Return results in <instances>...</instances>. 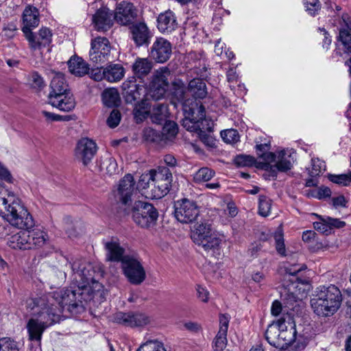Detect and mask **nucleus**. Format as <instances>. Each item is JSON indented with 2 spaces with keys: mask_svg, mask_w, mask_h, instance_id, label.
Returning <instances> with one entry per match:
<instances>
[{
  "mask_svg": "<svg viewBox=\"0 0 351 351\" xmlns=\"http://www.w3.org/2000/svg\"><path fill=\"white\" fill-rule=\"evenodd\" d=\"M73 275V286L49 293L39 298H29L26 301V308L32 317L50 299L54 300L62 308L66 307L73 315L83 313L84 302L95 298L104 296L103 285L93 279L94 269L92 265L84 259L77 258L71 265Z\"/></svg>",
  "mask_w": 351,
  "mask_h": 351,
  "instance_id": "nucleus-1",
  "label": "nucleus"
},
{
  "mask_svg": "<svg viewBox=\"0 0 351 351\" xmlns=\"http://www.w3.org/2000/svg\"><path fill=\"white\" fill-rule=\"evenodd\" d=\"M0 214L12 226L16 228H29L34 226V221L27 211L21 204L20 199L13 193H8L0 186ZM10 228L9 225L0 226V236H3V230Z\"/></svg>",
  "mask_w": 351,
  "mask_h": 351,
  "instance_id": "nucleus-2",
  "label": "nucleus"
},
{
  "mask_svg": "<svg viewBox=\"0 0 351 351\" xmlns=\"http://www.w3.org/2000/svg\"><path fill=\"white\" fill-rule=\"evenodd\" d=\"M184 118L182 121V126L188 131L197 134L201 141L205 145L213 147L215 144L214 138L208 134L211 132L213 122L206 117L204 106L200 104H192L188 108H184Z\"/></svg>",
  "mask_w": 351,
  "mask_h": 351,
  "instance_id": "nucleus-3",
  "label": "nucleus"
},
{
  "mask_svg": "<svg viewBox=\"0 0 351 351\" xmlns=\"http://www.w3.org/2000/svg\"><path fill=\"white\" fill-rule=\"evenodd\" d=\"M342 295L335 285L323 286L318 288L311 304L314 313L318 316L327 317L333 315L340 307Z\"/></svg>",
  "mask_w": 351,
  "mask_h": 351,
  "instance_id": "nucleus-4",
  "label": "nucleus"
},
{
  "mask_svg": "<svg viewBox=\"0 0 351 351\" xmlns=\"http://www.w3.org/2000/svg\"><path fill=\"white\" fill-rule=\"evenodd\" d=\"M50 89L48 96L49 104L64 112L74 109L75 101L69 89L63 73H55L50 84Z\"/></svg>",
  "mask_w": 351,
  "mask_h": 351,
  "instance_id": "nucleus-5",
  "label": "nucleus"
},
{
  "mask_svg": "<svg viewBox=\"0 0 351 351\" xmlns=\"http://www.w3.org/2000/svg\"><path fill=\"white\" fill-rule=\"evenodd\" d=\"M29 228H19L21 230L12 234L8 241L12 249L29 250L42 247L46 242L47 234L40 230H30Z\"/></svg>",
  "mask_w": 351,
  "mask_h": 351,
  "instance_id": "nucleus-6",
  "label": "nucleus"
},
{
  "mask_svg": "<svg viewBox=\"0 0 351 351\" xmlns=\"http://www.w3.org/2000/svg\"><path fill=\"white\" fill-rule=\"evenodd\" d=\"M191 239L196 245L207 252L217 249L221 241L208 223L195 224L191 232Z\"/></svg>",
  "mask_w": 351,
  "mask_h": 351,
  "instance_id": "nucleus-7",
  "label": "nucleus"
},
{
  "mask_svg": "<svg viewBox=\"0 0 351 351\" xmlns=\"http://www.w3.org/2000/svg\"><path fill=\"white\" fill-rule=\"evenodd\" d=\"M134 221L142 228L154 226L158 217L157 209L148 202L137 201L132 210Z\"/></svg>",
  "mask_w": 351,
  "mask_h": 351,
  "instance_id": "nucleus-8",
  "label": "nucleus"
},
{
  "mask_svg": "<svg viewBox=\"0 0 351 351\" xmlns=\"http://www.w3.org/2000/svg\"><path fill=\"white\" fill-rule=\"evenodd\" d=\"M153 177L154 184L150 197L152 199H160L170 191L173 181L172 173L166 167H158L153 169Z\"/></svg>",
  "mask_w": 351,
  "mask_h": 351,
  "instance_id": "nucleus-9",
  "label": "nucleus"
},
{
  "mask_svg": "<svg viewBox=\"0 0 351 351\" xmlns=\"http://www.w3.org/2000/svg\"><path fill=\"white\" fill-rule=\"evenodd\" d=\"M306 269V267L304 265L298 264L285 267V280H287L291 281V285H287L286 287H285L284 292H282L281 293V297L288 307H289V306H293V304L297 302L298 299L293 292L291 291V287H293V288H295L294 284L295 282L304 284L303 280L300 276V274Z\"/></svg>",
  "mask_w": 351,
  "mask_h": 351,
  "instance_id": "nucleus-10",
  "label": "nucleus"
},
{
  "mask_svg": "<svg viewBox=\"0 0 351 351\" xmlns=\"http://www.w3.org/2000/svg\"><path fill=\"white\" fill-rule=\"evenodd\" d=\"M89 57L91 62L102 65L114 60L111 45L106 37H97L91 40Z\"/></svg>",
  "mask_w": 351,
  "mask_h": 351,
  "instance_id": "nucleus-11",
  "label": "nucleus"
},
{
  "mask_svg": "<svg viewBox=\"0 0 351 351\" xmlns=\"http://www.w3.org/2000/svg\"><path fill=\"white\" fill-rule=\"evenodd\" d=\"M289 157L290 156L286 157L285 150H281L276 154L267 152L265 154V160L268 162L264 163L262 168L269 172L268 176L276 178L278 171L286 172L292 168Z\"/></svg>",
  "mask_w": 351,
  "mask_h": 351,
  "instance_id": "nucleus-12",
  "label": "nucleus"
},
{
  "mask_svg": "<svg viewBox=\"0 0 351 351\" xmlns=\"http://www.w3.org/2000/svg\"><path fill=\"white\" fill-rule=\"evenodd\" d=\"M171 75L169 69L162 66L157 69L152 76L149 84V95L154 100L162 99L169 87L168 77Z\"/></svg>",
  "mask_w": 351,
  "mask_h": 351,
  "instance_id": "nucleus-13",
  "label": "nucleus"
},
{
  "mask_svg": "<svg viewBox=\"0 0 351 351\" xmlns=\"http://www.w3.org/2000/svg\"><path fill=\"white\" fill-rule=\"evenodd\" d=\"M121 267L124 275L132 285H141L146 278L145 270L142 264L132 256L127 255L125 257Z\"/></svg>",
  "mask_w": 351,
  "mask_h": 351,
  "instance_id": "nucleus-14",
  "label": "nucleus"
},
{
  "mask_svg": "<svg viewBox=\"0 0 351 351\" xmlns=\"http://www.w3.org/2000/svg\"><path fill=\"white\" fill-rule=\"evenodd\" d=\"M43 306V308L37 311L35 313V316L32 317L47 328L59 321L60 313L64 311H68L66 307L62 308L60 304L51 299Z\"/></svg>",
  "mask_w": 351,
  "mask_h": 351,
  "instance_id": "nucleus-15",
  "label": "nucleus"
},
{
  "mask_svg": "<svg viewBox=\"0 0 351 351\" xmlns=\"http://www.w3.org/2000/svg\"><path fill=\"white\" fill-rule=\"evenodd\" d=\"M199 214V208L193 200L182 199L175 204V217L183 223H191Z\"/></svg>",
  "mask_w": 351,
  "mask_h": 351,
  "instance_id": "nucleus-16",
  "label": "nucleus"
},
{
  "mask_svg": "<svg viewBox=\"0 0 351 351\" xmlns=\"http://www.w3.org/2000/svg\"><path fill=\"white\" fill-rule=\"evenodd\" d=\"M137 17V10L134 4L128 1H122L117 3L114 19L119 25L126 26L134 23Z\"/></svg>",
  "mask_w": 351,
  "mask_h": 351,
  "instance_id": "nucleus-17",
  "label": "nucleus"
},
{
  "mask_svg": "<svg viewBox=\"0 0 351 351\" xmlns=\"http://www.w3.org/2000/svg\"><path fill=\"white\" fill-rule=\"evenodd\" d=\"M131 39L138 47L148 46L153 34L144 21L134 22L129 26Z\"/></svg>",
  "mask_w": 351,
  "mask_h": 351,
  "instance_id": "nucleus-18",
  "label": "nucleus"
},
{
  "mask_svg": "<svg viewBox=\"0 0 351 351\" xmlns=\"http://www.w3.org/2000/svg\"><path fill=\"white\" fill-rule=\"evenodd\" d=\"M114 322L129 327H143L150 322L149 317L143 313L118 312L113 316Z\"/></svg>",
  "mask_w": 351,
  "mask_h": 351,
  "instance_id": "nucleus-19",
  "label": "nucleus"
},
{
  "mask_svg": "<svg viewBox=\"0 0 351 351\" xmlns=\"http://www.w3.org/2000/svg\"><path fill=\"white\" fill-rule=\"evenodd\" d=\"M171 44L167 39L160 37L154 42L150 49V57L156 62L164 63L171 57Z\"/></svg>",
  "mask_w": 351,
  "mask_h": 351,
  "instance_id": "nucleus-20",
  "label": "nucleus"
},
{
  "mask_svg": "<svg viewBox=\"0 0 351 351\" xmlns=\"http://www.w3.org/2000/svg\"><path fill=\"white\" fill-rule=\"evenodd\" d=\"M96 152V143L88 138H81L77 142L75 149L76 158L85 166L90 163Z\"/></svg>",
  "mask_w": 351,
  "mask_h": 351,
  "instance_id": "nucleus-21",
  "label": "nucleus"
},
{
  "mask_svg": "<svg viewBox=\"0 0 351 351\" xmlns=\"http://www.w3.org/2000/svg\"><path fill=\"white\" fill-rule=\"evenodd\" d=\"M23 34L28 40L30 47L34 49H39L48 46L51 42V33L49 29L42 27L37 35H35L32 30L27 27L23 29Z\"/></svg>",
  "mask_w": 351,
  "mask_h": 351,
  "instance_id": "nucleus-22",
  "label": "nucleus"
},
{
  "mask_svg": "<svg viewBox=\"0 0 351 351\" xmlns=\"http://www.w3.org/2000/svg\"><path fill=\"white\" fill-rule=\"evenodd\" d=\"M92 20L97 31L106 32L113 25L114 12L107 8H100L93 16Z\"/></svg>",
  "mask_w": 351,
  "mask_h": 351,
  "instance_id": "nucleus-23",
  "label": "nucleus"
},
{
  "mask_svg": "<svg viewBox=\"0 0 351 351\" xmlns=\"http://www.w3.org/2000/svg\"><path fill=\"white\" fill-rule=\"evenodd\" d=\"M135 182L131 174L125 175L120 181L117 189V195L123 204L131 202L135 188Z\"/></svg>",
  "mask_w": 351,
  "mask_h": 351,
  "instance_id": "nucleus-24",
  "label": "nucleus"
},
{
  "mask_svg": "<svg viewBox=\"0 0 351 351\" xmlns=\"http://www.w3.org/2000/svg\"><path fill=\"white\" fill-rule=\"evenodd\" d=\"M106 252V259L112 262H121L127 255H124L125 249L121 246L117 238H111L104 242Z\"/></svg>",
  "mask_w": 351,
  "mask_h": 351,
  "instance_id": "nucleus-25",
  "label": "nucleus"
},
{
  "mask_svg": "<svg viewBox=\"0 0 351 351\" xmlns=\"http://www.w3.org/2000/svg\"><path fill=\"white\" fill-rule=\"evenodd\" d=\"M157 27L162 33H171L178 27L176 16L173 12L169 10L160 13L157 19Z\"/></svg>",
  "mask_w": 351,
  "mask_h": 351,
  "instance_id": "nucleus-26",
  "label": "nucleus"
},
{
  "mask_svg": "<svg viewBox=\"0 0 351 351\" xmlns=\"http://www.w3.org/2000/svg\"><path fill=\"white\" fill-rule=\"evenodd\" d=\"M229 317L221 315L219 317V330L213 341L215 351H223L227 345V332L229 325Z\"/></svg>",
  "mask_w": 351,
  "mask_h": 351,
  "instance_id": "nucleus-27",
  "label": "nucleus"
},
{
  "mask_svg": "<svg viewBox=\"0 0 351 351\" xmlns=\"http://www.w3.org/2000/svg\"><path fill=\"white\" fill-rule=\"evenodd\" d=\"M123 96L127 104H134L141 99V88L134 80L125 81L122 84Z\"/></svg>",
  "mask_w": 351,
  "mask_h": 351,
  "instance_id": "nucleus-28",
  "label": "nucleus"
},
{
  "mask_svg": "<svg viewBox=\"0 0 351 351\" xmlns=\"http://www.w3.org/2000/svg\"><path fill=\"white\" fill-rule=\"evenodd\" d=\"M285 322V319L284 318H280L273 324L269 325L265 332V335L267 342L276 348L280 346V330L281 328H283Z\"/></svg>",
  "mask_w": 351,
  "mask_h": 351,
  "instance_id": "nucleus-29",
  "label": "nucleus"
},
{
  "mask_svg": "<svg viewBox=\"0 0 351 351\" xmlns=\"http://www.w3.org/2000/svg\"><path fill=\"white\" fill-rule=\"evenodd\" d=\"M68 67L71 73L77 77L89 74V64L82 58L73 56L68 61Z\"/></svg>",
  "mask_w": 351,
  "mask_h": 351,
  "instance_id": "nucleus-30",
  "label": "nucleus"
},
{
  "mask_svg": "<svg viewBox=\"0 0 351 351\" xmlns=\"http://www.w3.org/2000/svg\"><path fill=\"white\" fill-rule=\"evenodd\" d=\"M132 67L135 76L139 79H143L151 72L153 63L148 58H137Z\"/></svg>",
  "mask_w": 351,
  "mask_h": 351,
  "instance_id": "nucleus-31",
  "label": "nucleus"
},
{
  "mask_svg": "<svg viewBox=\"0 0 351 351\" xmlns=\"http://www.w3.org/2000/svg\"><path fill=\"white\" fill-rule=\"evenodd\" d=\"M26 328L28 332L29 339L30 341L40 342L43 334L47 327L32 317L27 323Z\"/></svg>",
  "mask_w": 351,
  "mask_h": 351,
  "instance_id": "nucleus-32",
  "label": "nucleus"
},
{
  "mask_svg": "<svg viewBox=\"0 0 351 351\" xmlns=\"http://www.w3.org/2000/svg\"><path fill=\"white\" fill-rule=\"evenodd\" d=\"M39 12L38 10L34 6H27L23 12V21L24 23L23 29L27 27L29 30H31L32 27H36L39 24Z\"/></svg>",
  "mask_w": 351,
  "mask_h": 351,
  "instance_id": "nucleus-33",
  "label": "nucleus"
},
{
  "mask_svg": "<svg viewBox=\"0 0 351 351\" xmlns=\"http://www.w3.org/2000/svg\"><path fill=\"white\" fill-rule=\"evenodd\" d=\"M184 84L181 81L173 82L172 83V89H171V104L174 105L175 107L177 106V104L180 103L182 105V108L184 109V106H186L188 108L192 106V104L196 103V101H192L190 105H187L186 102H184Z\"/></svg>",
  "mask_w": 351,
  "mask_h": 351,
  "instance_id": "nucleus-34",
  "label": "nucleus"
},
{
  "mask_svg": "<svg viewBox=\"0 0 351 351\" xmlns=\"http://www.w3.org/2000/svg\"><path fill=\"white\" fill-rule=\"evenodd\" d=\"M189 91L196 99H203L207 95L206 83L203 80L194 78L189 83Z\"/></svg>",
  "mask_w": 351,
  "mask_h": 351,
  "instance_id": "nucleus-35",
  "label": "nucleus"
},
{
  "mask_svg": "<svg viewBox=\"0 0 351 351\" xmlns=\"http://www.w3.org/2000/svg\"><path fill=\"white\" fill-rule=\"evenodd\" d=\"M134 117L137 123L141 122L149 114L151 105L147 99H141L140 101L134 104Z\"/></svg>",
  "mask_w": 351,
  "mask_h": 351,
  "instance_id": "nucleus-36",
  "label": "nucleus"
},
{
  "mask_svg": "<svg viewBox=\"0 0 351 351\" xmlns=\"http://www.w3.org/2000/svg\"><path fill=\"white\" fill-rule=\"evenodd\" d=\"M102 101L104 104L109 108L118 106L121 102L118 90L114 88L106 89L102 93Z\"/></svg>",
  "mask_w": 351,
  "mask_h": 351,
  "instance_id": "nucleus-37",
  "label": "nucleus"
},
{
  "mask_svg": "<svg viewBox=\"0 0 351 351\" xmlns=\"http://www.w3.org/2000/svg\"><path fill=\"white\" fill-rule=\"evenodd\" d=\"M289 324V328L285 326V323L283 325V328H281V335H280V346H289L292 344L296 338L297 331L295 328V325L292 324L291 323Z\"/></svg>",
  "mask_w": 351,
  "mask_h": 351,
  "instance_id": "nucleus-38",
  "label": "nucleus"
},
{
  "mask_svg": "<svg viewBox=\"0 0 351 351\" xmlns=\"http://www.w3.org/2000/svg\"><path fill=\"white\" fill-rule=\"evenodd\" d=\"M106 80L110 82L120 81L124 76V69L119 64L109 65L105 68Z\"/></svg>",
  "mask_w": 351,
  "mask_h": 351,
  "instance_id": "nucleus-39",
  "label": "nucleus"
},
{
  "mask_svg": "<svg viewBox=\"0 0 351 351\" xmlns=\"http://www.w3.org/2000/svg\"><path fill=\"white\" fill-rule=\"evenodd\" d=\"M302 240L304 242L312 243L311 247L315 250H320L327 247L328 245L325 241H319L318 234L313 230H306L302 234Z\"/></svg>",
  "mask_w": 351,
  "mask_h": 351,
  "instance_id": "nucleus-40",
  "label": "nucleus"
},
{
  "mask_svg": "<svg viewBox=\"0 0 351 351\" xmlns=\"http://www.w3.org/2000/svg\"><path fill=\"white\" fill-rule=\"evenodd\" d=\"M101 171H104L109 175H113L118 171V165L116 160L112 157L108 156L101 158L97 162Z\"/></svg>",
  "mask_w": 351,
  "mask_h": 351,
  "instance_id": "nucleus-41",
  "label": "nucleus"
},
{
  "mask_svg": "<svg viewBox=\"0 0 351 351\" xmlns=\"http://www.w3.org/2000/svg\"><path fill=\"white\" fill-rule=\"evenodd\" d=\"M167 114V106L163 104H158L153 106L152 114V121L158 124H162L165 121Z\"/></svg>",
  "mask_w": 351,
  "mask_h": 351,
  "instance_id": "nucleus-42",
  "label": "nucleus"
},
{
  "mask_svg": "<svg viewBox=\"0 0 351 351\" xmlns=\"http://www.w3.org/2000/svg\"><path fill=\"white\" fill-rule=\"evenodd\" d=\"M165 121L162 130V136L165 140L171 141L176 136L178 132V125L176 122L172 121Z\"/></svg>",
  "mask_w": 351,
  "mask_h": 351,
  "instance_id": "nucleus-43",
  "label": "nucleus"
},
{
  "mask_svg": "<svg viewBox=\"0 0 351 351\" xmlns=\"http://www.w3.org/2000/svg\"><path fill=\"white\" fill-rule=\"evenodd\" d=\"M271 199L267 196L260 195L258 196V214L262 217H267L271 213Z\"/></svg>",
  "mask_w": 351,
  "mask_h": 351,
  "instance_id": "nucleus-44",
  "label": "nucleus"
},
{
  "mask_svg": "<svg viewBox=\"0 0 351 351\" xmlns=\"http://www.w3.org/2000/svg\"><path fill=\"white\" fill-rule=\"evenodd\" d=\"M215 174V171L211 169L202 167L194 174L193 180L196 183L208 182L214 177Z\"/></svg>",
  "mask_w": 351,
  "mask_h": 351,
  "instance_id": "nucleus-45",
  "label": "nucleus"
},
{
  "mask_svg": "<svg viewBox=\"0 0 351 351\" xmlns=\"http://www.w3.org/2000/svg\"><path fill=\"white\" fill-rule=\"evenodd\" d=\"M27 81L31 87L36 90H40L45 86L43 77L36 71L28 75Z\"/></svg>",
  "mask_w": 351,
  "mask_h": 351,
  "instance_id": "nucleus-46",
  "label": "nucleus"
},
{
  "mask_svg": "<svg viewBox=\"0 0 351 351\" xmlns=\"http://www.w3.org/2000/svg\"><path fill=\"white\" fill-rule=\"evenodd\" d=\"M221 136L224 142L234 144L239 141L240 136L237 130L229 129L221 132Z\"/></svg>",
  "mask_w": 351,
  "mask_h": 351,
  "instance_id": "nucleus-47",
  "label": "nucleus"
},
{
  "mask_svg": "<svg viewBox=\"0 0 351 351\" xmlns=\"http://www.w3.org/2000/svg\"><path fill=\"white\" fill-rule=\"evenodd\" d=\"M154 177L153 169L147 173H143L138 180V186L142 189H147L151 186L153 187Z\"/></svg>",
  "mask_w": 351,
  "mask_h": 351,
  "instance_id": "nucleus-48",
  "label": "nucleus"
},
{
  "mask_svg": "<svg viewBox=\"0 0 351 351\" xmlns=\"http://www.w3.org/2000/svg\"><path fill=\"white\" fill-rule=\"evenodd\" d=\"M328 178L330 182L339 185L348 186L351 183V174H328Z\"/></svg>",
  "mask_w": 351,
  "mask_h": 351,
  "instance_id": "nucleus-49",
  "label": "nucleus"
},
{
  "mask_svg": "<svg viewBox=\"0 0 351 351\" xmlns=\"http://www.w3.org/2000/svg\"><path fill=\"white\" fill-rule=\"evenodd\" d=\"M303 3L306 12L311 16H315L321 9L319 0H303Z\"/></svg>",
  "mask_w": 351,
  "mask_h": 351,
  "instance_id": "nucleus-50",
  "label": "nucleus"
},
{
  "mask_svg": "<svg viewBox=\"0 0 351 351\" xmlns=\"http://www.w3.org/2000/svg\"><path fill=\"white\" fill-rule=\"evenodd\" d=\"M338 40L342 43L347 51L351 53V34L348 29H339Z\"/></svg>",
  "mask_w": 351,
  "mask_h": 351,
  "instance_id": "nucleus-51",
  "label": "nucleus"
},
{
  "mask_svg": "<svg viewBox=\"0 0 351 351\" xmlns=\"http://www.w3.org/2000/svg\"><path fill=\"white\" fill-rule=\"evenodd\" d=\"M312 169L310 171L311 177L319 176L322 171L326 170L325 162L319 158L311 159Z\"/></svg>",
  "mask_w": 351,
  "mask_h": 351,
  "instance_id": "nucleus-52",
  "label": "nucleus"
},
{
  "mask_svg": "<svg viewBox=\"0 0 351 351\" xmlns=\"http://www.w3.org/2000/svg\"><path fill=\"white\" fill-rule=\"evenodd\" d=\"M121 119V114L119 110L114 109L110 112L108 118L107 119V124L111 128H116L120 123Z\"/></svg>",
  "mask_w": 351,
  "mask_h": 351,
  "instance_id": "nucleus-53",
  "label": "nucleus"
},
{
  "mask_svg": "<svg viewBox=\"0 0 351 351\" xmlns=\"http://www.w3.org/2000/svg\"><path fill=\"white\" fill-rule=\"evenodd\" d=\"M0 351H19L16 343L10 338L0 339Z\"/></svg>",
  "mask_w": 351,
  "mask_h": 351,
  "instance_id": "nucleus-54",
  "label": "nucleus"
},
{
  "mask_svg": "<svg viewBox=\"0 0 351 351\" xmlns=\"http://www.w3.org/2000/svg\"><path fill=\"white\" fill-rule=\"evenodd\" d=\"M254 161V157L246 155H239L234 159L235 164L239 167L252 166Z\"/></svg>",
  "mask_w": 351,
  "mask_h": 351,
  "instance_id": "nucleus-55",
  "label": "nucleus"
},
{
  "mask_svg": "<svg viewBox=\"0 0 351 351\" xmlns=\"http://www.w3.org/2000/svg\"><path fill=\"white\" fill-rule=\"evenodd\" d=\"M276 249L278 253L280 255L285 256V245L284 243V239L282 234H276L274 236Z\"/></svg>",
  "mask_w": 351,
  "mask_h": 351,
  "instance_id": "nucleus-56",
  "label": "nucleus"
},
{
  "mask_svg": "<svg viewBox=\"0 0 351 351\" xmlns=\"http://www.w3.org/2000/svg\"><path fill=\"white\" fill-rule=\"evenodd\" d=\"M43 114L44 116L53 121H68L71 119V117L70 115H59L56 114L55 113L47 112V111H43Z\"/></svg>",
  "mask_w": 351,
  "mask_h": 351,
  "instance_id": "nucleus-57",
  "label": "nucleus"
},
{
  "mask_svg": "<svg viewBox=\"0 0 351 351\" xmlns=\"http://www.w3.org/2000/svg\"><path fill=\"white\" fill-rule=\"evenodd\" d=\"M331 195V191L328 187L322 186L319 189H317L313 194H311V196L317 198L319 199H321L324 197H328Z\"/></svg>",
  "mask_w": 351,
  "mask_h": 351,
  "instance_id": "nucleus-58",
  "label": "nucleus"
},
{
  "mask_svg": "<svg viewBox=\"0 0 351 351\" xmlns=\"http://www.w3.org/2000/svg\"><path fill=\"white\" fill-rule=\"evenodd\" d=\"M90 77L95 81H101L103 79H106L105 69L97 68L91 70L90 73Z\"/></svg>",
  "mask_w": 351,
  "mask_h": 351,
  "instance_id": "nucleus-59",
  "label": "nucleus"
},
{
  "mask_svg": "<svg viewBox=\"0 0 351 351\" xmlns=\"http://www.w3.org/2000/svg\"><path fill=\"white\" fill-rule=\"evenodd\" d=\"M197 296L203 302H207L209 298V292L208 290L200 286L197 285L196 287Z\"/></svg>",
  "mask_w": 351,
  "mask_h": 351,
  "instance_id": "nucleus-60",
  "label": "nucleus"
},
{
  "mask_svg": "<svg viewBox=\"0 0 351 351\" xmlns=\"http://www.w3.org/2000/svg\"><path fill=\"white\" fill-rule=\"evenodd\" d=\"M0 180L8 183L13 182V178L10 171L0 163Z\"/></svg>",
  "mask_w": 351,
  "mask_h": 351,
  "instance_id": "nucleus-61",
  "label": "nucleus"
},
{
  "mask_svg": "<svg viewBox=\"0 0 351 351\" xmlns=\"http://www.w3.org/2000/svg\"><path fill=\"white\" fill-rule=\"evenodd\" d=\"M331 201L332 203V206L335 208H338V207L346 208L347 207L348 202L343 195H339L337 197H333L331 199Z\"/></svg>",
  "mask_w": 351,
  "mask_h": 351,
  "instance_id": "nucleus-62",
  "label": "nucleus"
},
{
  "mask_svg": "<svg viewBox=\"0 0 351 351\" xmlns=\"http://www.w3.org/2000/svg\"><path fill=\"white\" fill-rule=\"evenodd\" d=\"M326 222L328 223L329 227L341 228L346 226V222L339 220V219L332 218L330 217H326Z\"/></svg>",
  "mask_w": 351,
  "mask_h": 351,
  "instance_id": "nucleus-63",
  "label": "nucleus"
},
{
  "mask_svg": "<svg viewBox=\"0 0 351 351\" xmlns=\"http://www.w3.org/2000/svg\"><path fill=\"white\" fill-rule=\"evenodd\" d=\"M17 30V26L15 23L11 22L8 23L7 25H5L3 31L5 32V35L9 37L12 38L14 35V32Z\"/></svg>",
  "mask_w": 351,
  "mask_h": 351,
  "instance_id": "nucleus-64",
  "label": "nucleus"
}]
</instances>
